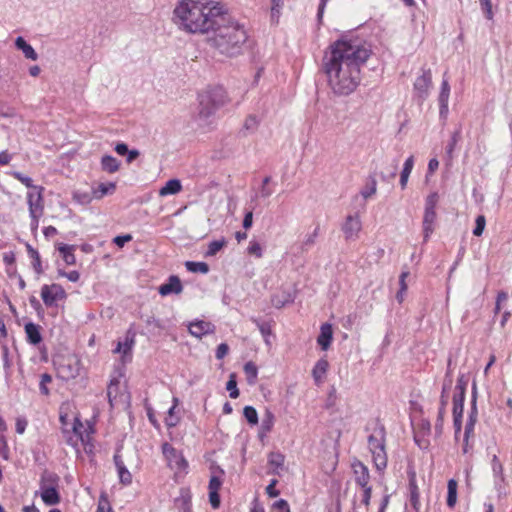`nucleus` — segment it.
<instances>
[{"label": "nucleus", "instance_id": "nucleus-8", "mask_svg": "<svg viewBox=\"0 0 512 512\" xmlns=\"http://www.w3.org/2000/svg\"><path fill=\"white\" fill-rule=\"evenodd\" d=\"M41 298L44 304L50 307L57 300L66 298V292L59 284L43 285L41 288Z\"/></svg>", "mask_w": 512, "mask_h": 512}, {"label": "nucleus", "instance_id": "nucleus-49", "mask_svg": "<svg viewBox=\"0 0 512 512\" xmlns=\"http://www.w3.org/2000/svg\"><path fill=\"white\" fill-rule=\"evenodd\" d=\"M248 254L255 256L256 258H262L263 256V249L259 242L256 240H251L249 243V246L247 248Z\"/></svg>", "mask_w": 512, "mask_h": 512}, {"label": "nucleus", "instance_id": "nucleus-25", "mask_svg": "<svg viewBox=\"0 0 512 512\" xmlns=\"http://www.w3.org/2000/svg\"><path fill=\"white\" fill-rule=\"evenodd\" d=\"M120 162L112 155H104L101 158V168L108 173H115L119 170Z\"/></svg>", "mask_w": 512, "mask_h": 512}, {"label": "nucleus", "instance_id": "nucleus-23", "mask_svg": "<svg viewBox=\"0 0 512 512\" xmlns=\"http://www.w3.org/2000/svg\"><path fill=\"white\" fill-rule=\"evenodd\" d=\"M182 190V185L178 179H170L159 190L160 196L174 195Z\"/></svg>", "mask_w": 512, "mask_h": 512}, {"label": "nucleus", "instance_id": "nucleus-59", "mask_svg": "<svg viewBox=\"0 0 512 512\" xmlns=\"http://www.w3.org/2000/svg\"><path fill=\"white\" fill-rule=\"evenodd\" d=\"M7 174L13 175L21 183H23L26 187L34 189L35 186L33 185L32 179L30 177L25 176V175L21 174L20 172H7Z\"/></svg>", "mask_w": 512, "mask_h": 512}, {"label": "nucleus", "instance_id": "nucleus-11", "mask_svg": "<svg viewBox=\"0 0 512 512\" xmlns=\"http://www.w3.org/2000/svg\"><path fill=\"white\" fill-rule=\"evenodd\" d=\"M205 99V103H213L218 109L228 102L226 91L223 87H214L201 94Z\"/></svg>", "mask_w": 512, "mask_h": 512}, {"label": "nucleus", "instance_id": "nucleus-14", "mask_svg": "<svg viewBox=\"0 0 512 512\" xmlns=\"http://www.w3.org/2000/svg\"><path fill=\"white\" fill-rule=\"evenodd\" d=\"M79 370V361L76 358L67 359V363L61 364L58 368L59 374L64 379L77 377Z\"/></svg>", "mask_w": 512, "mask_h": 512}, {"label": "nucleus", "instance_id": "nucleus-58", "mask_svg": "<svg viewBox=\"0 0 512 512\" xmlns=\"http://www.w3.org/2000/svg\"><path fill=\"white\" fill-rule=\"evenodd\" d=\"M179 403V400L178 398L174 397L173 398V406L169 409L168 411V414H169V418L166 419V424L167 426L169 427H174L177 425L178 423V419H173V415H174V410L176 408V406L178 405Z\"/></svg>", "mask_w": 512, "mask_h": 512}, {"label": "nucleus", "instance_id": "nucleus-12", "mask_svg": "<svg viewBox=\"0 0 512 512\" xmlns=\"http://www.w3.org/2000/svg\"><path fill=\"white\" fill-rule=\"evenodd\" d=\"M183 290L180 278L176 275H171L168 281L159 286L158 292L161 296H167L170 294H180Z\"/></svg>", "mask_w": 512, "mask_h": 512}, {"label": "nucleus", "instance_id": "nucleus-16", "mask_svg": "<svg viewBox=\"0 0 512 512\" xmlns=\"http://www.w3.org/2000/svg\"><path fill=\"white\" fill-rule=\"evenodd\" d=\"M135 332L129 329L126 333L125 340L119 341L114 350L115 353H122L123 356H126L131 353L132 348L135 344Z\"/></svg>", "mask_w": 512, "mask_h": 512}, {"label": "nucleus", "instance_id": "nucleus-62", "mask_svg": "<svg viewBox=\"0 0 512 512\" xmlns=\"http://www.w3.org/2000/svg\"><path fill=\"white\" fill-rule=\"evenodd\" d=\"M58 274L62 277H66L71 282H77L80 278V274L76 270L65 272L64 270L60 269L58 270Z\"/></svg>", "mask_w": 512, "mask_h": 512}, {"label": "nucleus", "instance_id": "nucleus-32", "mask_svg": "<svg viewBox=\"0 0 512 512\" xmlns=\"http://www.w3.org/2000/svg\"><path fill=\"white\" fill-rule=\"evenodd\" d=\"M27 252L32 259V267L37 275H41L43 273L41 258L36 249H34L32 246L27 245Z\"/></svg>", "mask_w": 512, "mask_h": 512}, {"label": "nucleus", "instance_id": "nucleus-2", "mask_svg": "<svg viewBox=\"0 0 512 512\" xmlns=\"http://www.w3.org/2000/svg\"><path fill=\"white\" fill-rule=\"evenodd\" d=\"M222 7L212 1L182 0L174 8L172 20L182 31L208 34Z\"/></svg>", "mask_w": 512, "mask_h": 512}, {"label": "nucleus", "instance_id": "nucleus-39", "mask_svg": "<svg viewBox=\"0 0 512 512\" xmlns=\"http://www.w3.org/2000/svg\"><path fill=\"white\" fill-rule=\"evenodd\" d=\"M377 191V182L374 177H369L368 182L365 187L361 190V195L363 198L367 199L374 195Z\"/></svg>", "mask_w": 512, "mask_h": 512}, {"label": "nucleus", "instance_id": "nucleus-5", "mask_svg": "<svg viewBox=\"0 0 512 512\" xmlns=\"http://www.w3.org/2000/svg\"><path fill=\"white\" fill-rule=\"evenodd\" d=\"M438 202V194L436 192H433L429 194L425 200V209H424V216H423V240L424 242H427L431 236V234L435 230L436 226V206Z\"/></svg>", "mask_w": 512, "mask_h": 512}, {"label": "nucleus", "instance_id": "nucleus-15", "mask_svg": "<svg viewBox=\"0 0 512 512\" xmlns=\"http://www.w3.org/2000/svg\"><path fill=\"white\" fill-rule=\"evenodd\" d=\"M355 474V481L361 487H366L369 483L370 475L368 468L360 461H355L352 464Z\"/></svg>", "mask_w": 512, "mask_h": 512}, {"label": "nucleus", "instance_id": "nucleus-29", "mask_svg": "<svg viewBox=\"0 0 512 512\" xmlns=\"http://www.w3.org/2000/svg\"><path fill=\"white\" fill-rule=\"evenodd\" d=\"M413 166H414V158H413V156H410L406 159L403 169L401 171V175H400V185H401L402 189H405L407 186L408 178L411 174Z\"/></svg>", "mask_w": 512, "mask_h": 512}, {"label": "nucleus", "instance_id": "nucleus-31", "mask_svg": "<svg viewBox=\"0 0 512 512\" xmlns=\"http://www.w3.org/2000/svg\"><path fill=\"white\" fill-rule=\"evenodd\" d=\"M451 386H452V377H451L450 373L447 372L444 382H443V387H442V392H441V397H440V407H443L445 409L448 405V401H449L448 393H449Z\"/></svg>", "mask_w": 512, "mask_h": 512}, {"label": "nucleus", "instance_id": "nucleus-27", "mask_svg": "<svg viewBox=\"0 0 512 512\" xmlns=\"http://www.w3.org/2000/svg\"><path fill=\"white\" fill-rule=\"evenodd\" d=\"M116 189L114 182L100 183L97 188L93 190V197L95 199H101L105 195L113 194Z\"/></svg>", "mask_w": 512, "mask_h": 512}, {"label": "nucleus", "instance_id": "nucleus-56", "mask_svg": "<svg viewBox=\"0 0 512 512\" xmlns=\"http://www.w3.org/2000/svg\"><path fill=\"white\" fill-rule=\"evenodd\" d=\"M410 501L414 508H417L419 503V492L414 481H410Z\"/></svg>", "mask_w": 512, "mask_h": 512}, {"label": "nucleus", "instance_id": "nucleus-33", "mask_svg": "<svg viewBox=\"0 0 512 512\" xmlns=\"http://www.w3.org/2000/svg\"><path fill=\"white\" fill-rule=\"evenodd\" d=\"M478 417V410H477V388L476 383H473L472 387V401H471V409L469 412L467 423L476 424Z\"/></svg>", "mask_w": 512, "mask_h": 512}, {"label": "nucleus", "instance_id": "nucleus-28", "mask_svg": "<svg viewBox=\"0 0 512 512\" xmlns=\"http://www.w3.org/2000/svg\"><path fill=\"white\" fill-rule=\"evenodd\" d=\"M176 504L180 512H192L191 494L189 491H181V495L176 499Z\"/></svg>", "mask_w": 512, "mask_h": 512}, {"label": "nucleus", "instance_id": "nucleus-64", "mask_svg": "<svg viewBox=\"0 0 512 512\" xmlns=\"http://www.w3.org/2000/svg\"><path fill=\"white\" fill-rule=\"evenodd\" d=\"M27 420L24 417H18L15 423V429L18 434H23L27 427Z\"/></svg>", "mask_w": 512, "mask_h": 512}, {"label": "nucleus", "instance_id": "nucleus-26", "mask_svg": "<svg viewBox=\"0 0 512 512\" xmlns=\"http://www.w3.org/2000/svg\"><path fill=\"white\" fill-rule=\"evenodd\" d=\"M450 94V86L447 80H443L441 84V91L439 94L440 113L443 114L448 110V99Z\"/></svg>", "mask_w": 512, "mask_h": 512}, {"label": "nucleus", "instance_id": "nucleus-57", "mask_svg": "<svg viewBox=\"0 0 512 512\" xmlns=\"http://www.w3.org/2000/svg\"><path fill=\"white\" fill-rule=\"evenodd\" d=\"M475 228L473 230V234L475 236H481L484 229H485V225H486V219L483 215H479L477 218H476V223H475Z\"/></svg>", "mask_w": 512, "mask_h": 512}, {"label": "nucleus", "instance_id": "nucleus-45", "mask_svg": "<svg viewBox=\"0 0 512 512\" xmlns=\"http://www.w3.org/2000/svg\"><path fill=\"white\" fill-rule=\"evenodd\" d=\"M319 230H320L319 227H316L311 234L306 235L305 239L303 240V242L301 244L302 251L308 250L311 246H313L315 244L316 239L319 235Z\"/></svg>", "mask_w": 512, "mask_h": 512}, {"label": "nucleus", "instance_id": "nucleus-37", "mask_svg": "<svg viewBox=\"0 0 512 512\" xmlns=\"http://www.w3.org/2000/svg\"><path fill=\"white\" fill-rule=\"evenodd\" d=\"M58 480H59V477L55 473L44 471L41 476L40 488L49 486V485L56 487Z\"/></svg>", "mask_w": 512, "mask_h": 512}, {"label": "nucleus", "instance_id": "nucleus-18", "mask_svg": "<svg viewBox=\"0 0 512 512\" xmlns=\"http://www.w3.org/2000/svg\"><path fill=\"white\" fill-rule=\"evenodd\" d=\"M40 490H41V493H40L41 498L46 505L52 506V505H56L60 502V495H59L56 487L49 485V486L41 487Z\"/></svg>", "mask_w": 512, "mask_h": 512}, {"label": "nucleus", "instance_id": "nucleus-4", "mask_svg": "<svg viewBox=\"0 0 512 512\" xmlns=\"http://www.w3.org/2000/svg\"><path fill=\"white\" fill-rule=\"evenodd\" d=\"M386 430L382 424L377 423L368 436V448L372 454L373 462L377 470L386 468L388 458L386 453Z\"/></svg>", "mask_w": 512, "mask_h": 512}, {"label": "nucleus", "instance_id": "nucleus-19", "mask_svg": "<svg viewBox=\"0 0 512 512\" xmlns=\"http://www.w3.org/2000/svg\"><path fill=\"white\" fill-rule=\"evenodd\" d=\"M332 339V325L329 323H324L320 328V334L317 338V343L321 346L322 350H327L330 347Z\"/></svg>", "mask_w": 512, "mask_h": 512}, {"label": "nucleus", "instance_id": "nucleus-61", "mask_svg": "<svg viewBox=\"0 0 512 512\" xmlns=\"http://www.w3.org/2000/svg\"><path fill=\"white\" fill-rule=\"evenodd\" d=\"M93 195L91 196L88 193L75 192L74 199L80 204H88L92 201Z\"/></svg>", "mask_w": 512, "mask_h": 512}, {"label": "nucleus", "instance_id": "nucleus-60", "mask_svg": "<svg viewBox=\"0 0 512 512\" xmlns=\"http://www.w3.org/2000/svg\"><path fill=\"white\" fill-rule=\"evenodd\" d=\"M480 6L485 13L487 19L493 18L492 4L490 0H479Z\"/></svg>", "mask_w": 512, "mask_h": 512}, {"label": "nucleus", "instance_id": "nucleus-40", "mask_svg": "<svg viewBox=\"0 0 512 512\" xmlns=\"http://www.w3.org/2000/svg\"><path fill=\"white\" fill-rule=\"evenodd\" d=\"M225 245H226V240L224 238L211 241L208 245V249L206 251V256L216 255Z\"/></svg>", "mask_w": 512, "mask_h": 512}, {"label": "nucleus", "instance_id": "nucleus-43", "mask_svg": "<svg viewBox=\"0 0 512 512\" xmlns=\"http://www.w3.org/2000/svg\"><path fill=\"white\" fill-rule=\"evenodd\" d=\"M460 133V130H456L455 132H453L450 141L446 147V154L450 160L453 158L454 149L458 141L460 140Z\"/></svg>", "mask_w": 512, "mask_h": 512}, {"label": "nucleus", "instance_id": "nucleus-50", "mask_svg": "<svg viewBox=\"0 0 512 512\" xmlns=\"http://www.w3.org/2000/svg\"><path fill=\"white\" fill-rule=\"evenodd\" d=\"M52 382V377L48 373H43L40 376V383H39V389L41 394L43 395H49V389L47 385Z\"/></svg>", "mask_w": 512, "mask_h": 512}, {"label": "nucleus", "instance_id": "nucleus-41", "mask_svg": "<svg viewBox=\"0 0 512 512\" xmlns=\"http://www.w3.org/2000/svg\"><path fill=\"white\" fill-rule=\"evenodd\" d=\"M274 414L270 410H266L261 423V429L264 432L271 431L273 425H274Z\"/></svg>", "mask_w": 512, "mask_h": 512}, {"label": "nucleus", "instance_id": "nucleus-53", "mask_svg": "<svg viewBox=\"0 0 512 512\" xmlns=\"http://www.w3.org/2000/svg\"><path fill=\"white\" fill-rule=\"evenodd\" d=\"M271 181L270 176H266L262 181V186L260 188L259 194L262 198H268L272 195L273 191L268 187V184Z\"/></svg>", "mask_w": 512, "mask_h": 512}, {"label": "nucleus", "instance_id": "nucleus-52", "mask_svg": "<svg viewBox=\"0 0 512 512\" xmlns=\"http://www.w3.org/2000/svg\"><path fill=\"white\" fill-rule=\"evenodd\" d=\"M117 471H118L120 483H122L123 485H129L132 483V475L128 471L126 466L120 467L119 469H117Z\"/></svg>", "mask_w": 512, "mask_h": 512}, {"label": "nucleus", "instance_id": "nucleus-38", "mask_svg": "<svg viewBox=\"0 0 512 512\" xmlns=\"http://www.w3.org/2000/svg\"><path fill=\"white\" fill-rule=\"evenodd\" d=\"M96 512H113L108 495L105 491L100 493Z\"/></svg>", "mask_w": 512, "mask_h": 512}, {"label": "nucleus", "instance_id": "nucleus-6", "mask_svg": "<svg viewBox=\"0 0 512 512\" xmlns=\"http://www.w3.org/2000/svg\"><path fill=\"white\" fill-rule=\"evenodd\" d=\"M42 191L43 188L38 186L34 187L33 191L27 194L29 213L31 219L36 221V226H38L39 218L43 215L44 211Z\"/></svg>", "mask_w": 512, "mask_h": 512}, {"label": "nucleus", "instance_id": "nucleus-36", "mask_svg": "<svg viewBox=\"0 0 512 512\" xmlns=\"http://www.w3.org/2000/svg\"><path fill=\"white\" fill-rule=\"evenodd\" d=\"M185 267L189 272L193 273L200 272L206 274L209 271V266L205 262L187 261Z\"/></svg>", "mask_w": 512, "mask_h": 512}, {"label": "nucleus", "instance_id": "nucleus-34", "mask_svg": "<svg viewBox=\"0 0 512 512\" xmlns=\"http://www.w3.org/2000/svg\"><path fill=\"white\" fill-rule=\"evenodd\" d=\"M447 488V505L448 507L453 508L457 502V481L454 479H450L448 481Z\"/></svg>", "mask_w": 512, "mask_h": 512}, {"label": "nucleus", "instance_id": "nucleus-55", "mask_svg": "<svg viewBox=\"0 0 512 512\" xmlns=\"http://www.w3.org/2000/svg\"><path fill=\"white\" fill-rule=\"evenodd\" d=\"M259 124L258 119L254 115H249L244 122V129L250 132H253L257 129Z\"/></svg>", "mask_w": 512, "mask_h": 512}, {"label": "nucleus", "instance_id": "nucleus-3", "mask_svg": "<svg viewBox=\"0 0 512 512\" xmlns=\"http://www.w3.org/2000/svg\"><path fill=\"white\" fill-rule=\"evenodd\" d=\"M207 35L209 45L228 57L239 55L248 37L244 27L235 21L223 8Z\"/></svg>", "mask_w": 512, "mask_h": 512}, {"label": "nucleus", "instance_id": "nucleus-47", "mask_svg": "<svg viewBox=\"0 0 512 512\" xmlns=\"http://www.w3.org/2000/svg\"><path fill=\"white\" fill-rule=\"evenodd\" d=\"M226 389L229 391V396L232 399H236L239 396V390L237 388L236 376L231 374L226 384Z\"/></svg>", "mask_w": 512, "mask_h": 512}, {"label": "nucleus", "instance_id": "nucleus-35", "mask_svg": "<svg viewBox=\"0 0 512 512\" xmlns=\"http://www.w3.org/2000/svg\"><path fill=\"white\" fill-rule=\"evenodd\" d=\"M244 372L247 376V382L250 385L255 384L256 380H257V375H258L257 366L253 362L249 361V362L245 363V365H244Z\"/></svg>", "mask_w": 512, "mask_h": 512}, {"label": "nucleus", "instance_id": "nucleus-42", "mask_svg": "<svg viewBox=\"0 0 512 512\" xmlns=\"http://www.w3.org/2000/svg\"><path fill=\"white\" fill-rule=\"evenodd\" d=\"M252 321L257 325L261 335L265 338V342L268 344V337L271 335V325L268 322H262L258 319H252Z\"/></svg>", "mask_w": 512, "mask_h": 512}, {"label": "nucleus", "instance_id": "nucleus-46", "mask_svg": "<svg viewBox=\"0 0 512 512\" xmlns=\"http://www.w3.org/2000/svg\"><path fill=\"white\" fill-rule=\"evenodd\" d=\"M271 21L278 23L280 17V11L283 6V0H271Z\"/></svg>", "mask_w": 512, "mask_h": 512}, {"label": "nucleus", "instance_id": "nucleus-10", "mask_svg": "<svg viewBox=\"0 0 512 512\" xmlns=\"http://www.w3.org/2000/svg\"><path fill=\"white\" fill-rule=\"evenodd\" d=\"M361 229V220L357 214L348 215L345 219L344 224L342 225V231L347 240H353L358 238Z\"/></svg>", "mask_w": 512, "mask_h": 512}, {"label": "nucleus", "instance_id": "nucleus-22", "mask_svg": "<svg viewBox=\"0 0 512 512\" xmlns=\"http://www.w3.org/2000/svg\"><path fill=\"white\" fill-rule=\"evenodd\" d=\"M328 367H329V363L324 358H321L316 362V364L312 370V376L314 378V381L317 384L322 382V380L328 370Z\"/></svg>", "mask_w": 512, "mask_h": 512}, {"label": "nucleus", "instance_id": "nucleus-63", "mask_svg": "<svg viewBox=\"0 0 512 512\" xmlns=\"http://www.w3.org/2000/svg\"><path fill=\"white\" fill-rule=\"evenodd\" d=\"M467 385H468V378L464 374H461L457 379L455 390L466 391Z\"/></svg>", "mask_w": 512, "mask_h": 512}, {"label": "nucleus", "instance_id": "nucleus-7", "mask_svg": "<svg viewBox=\"0 0 512 512\" xmlns=\"http://www.w3.org/2000/svg\"><path fill=\"white\" fill-rule=\"evenodd\" d=\"M162 453L168 462V466L171 469H176L179 471H184L188 467V463L183 457L182 453L176 450L171 444L168 442L163 443L162 445Z\"/></svg>", "mask_w": 512, "mask_h": 512}, {"label": "nucleus", "instance_id": "nucleus-44", "mask_svg": "<svg viewBox=\"0 0 512 512\" xmlns=\"http://www.w3.org/2000/svg\"><path fill=\"white\" fill-rule=\"evenodd\" d=\"M244 417L250 425L258 424V413L252 406H245L243 409Z\"/></svg>", "mask_w": 512, "mask_h": 512}, {"label": "nucleus", "instance_id": "nucleus-48", "mask_svg": "<svg viewBox=\"0 0 512 512\" xmlns=\"http://www.w3.org/2000/svg\"><path fill=\"white\" fill-rule=\"evenodd\" d=\"M284 455L281 453L271 452L268 457V463L274 468H280L284 464Z\"/></svg>", "mask_w": 512, "mask_h": 512}, {"label": "nucleus", "instance_id": "nucleus-54", "mask_svg": "<svg viewBox=\"0 0 512 512\" xmlns=\"http://www.w3.org/2000/svg\"><path fill=\"white\" fill-rule=\"evenodd\" d=\"M408 275H409V272L408 271H404V272L401 273V275L399 277L400 290L397 293V299H398L399 302L403 301L402 294L407 290V284L405 282V279H406V277Z\"/></svg>", "mask_w": 512, "mask_h": 512}, {"label": "nucleus", "instance_id": "nucleus-17", "mask_svg": "<svg viewBox=\"0 0 512 512\" xmlns=\"http://www.w3.org/2000/svg\"><path fill=\"white\" fill-rule=\"evenodd\" d=\"M205 99L202 95L199 96V107H198V119L206 122L214 113L218 110L213 103H205Z\"/></svg>", "mask_w": 512, "mask_h": 512}, {"label": "nucleus", "instance_id": "nucleus-13", "mask_svg": "<svg viewBox=\"0 0 512 512\" xmlns=\"http://www.w3.org/2000/svg\"><path fill=\"white\" fill-rule=\"evenodd\" d=\"M188 329L192 336L196 338H201L204 335L214 333L215 326L210 322L195 321L190 323Z\"/></svg>", "mask_w": 512, "mask_h": 512}, {"label": "nucleus", "instance_id": "nucleus-24", "mask_svg": "<svg viewBox=\"0 0 512 512\" xmlns=\"http://www.w3.org/2000/svg\"><path fill=\"white\" fill-rule=\"evenodd\" d=\"M25 332L27 340L33 345H37L41 342L42 337L40 334L39 326L34 323H27L25 325Z\"/></svg>", "mask_w": 512, "mask_h": 512}, {"label": "nucleus", "instance_id": "nucleus-1", "mask_svg": "<svg viewBox=\"0 0 512 512\" xmlns=\"http://www.w3.org/2000/svg\"><path fill=\"white\" fill-rule=\"evenodd\" d=\"M371 54L370 45L358 38L342 37L329 45L322 69L335 95L347 96L355 91L361 81V67Z\"/></svg>", "mask_w": 512, "mask_h": 512}, {"label": "nucleus", "instance_id": "nucleus-20", "mask_svg": "<svg viewBox=\"0 0 512 512\" xmlns=\"http://www.w3.org/2000/svg\"><path fill=\"white\" fill-rule=\"evenodd\" d=\"M15 45L19 50H21L23 52L24 56L27 59H30L33 61L37 60L38 54L36 53L34 48L24 40L23 37H21V36L17 37L15 40Z\"/></svg>", "mask_w": 512, "mask_h": 512}, {"label": "nucleus", "instance_id": "nucleus-30", "mask_svg": "<svg viewBox=\"0 0 512 512\" xmlns=\"http://www.w3.org/2000/svg\"><path fill=\"white\" fill-rule=\"evenodd\" d=\"M58 250L61 253L62 258L67 265H74L76 263V257L74 255V246L62 244L59 246Z\"/></svg>", "mask_w": 512, "mask_h": 512}, {"label": "nucleus", "instance_id": "nucleus-51", "mask_svg": "<svg viewBox=\"0 0 512 512\" xmlns=\"http://www.w3.org/2000/svg\"><path fill=\"white\" fill-rule=\"evenodd\" d=\"M119 381L117 379H112L107 388V397L111 406H113V398L116 397L118 390Z\"/></svg>", "mask_w": 512, "mask_h": 512}, {"label": "nucleus", "instance_id": "nucleus-21", "mask_svg": "<svg viewBox=\"0 0 512 512\" xmlns=\"http://www.w3.org/2000/svg\"><path fill=\"white\" fill-rule=\"evenodd\" d=\"M491 468L494 477L497 479L495 484L501 486L505 483L504 468L497 455H493L491 459Z\"/></svg>", "mask_w": 512, "mask_h": 512}, {"label": "nucleus", "instance_id": "nucleus-9", "mask_svg": "<svg viewBox=\"0 0 512 512\" xmlns=\"http://www.w3.org/2000/svg\"><path fill=\"white\" fill-rule=\"evenodd\" d=\"M432 87V73L430 69H422V74L414 82V91L418 98L425 100Z\"/></svg>", "mask_w": 512, "mask_h": 512}]
</instances>
